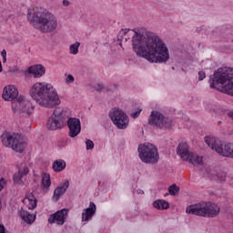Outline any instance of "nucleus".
<instances>
[{"mask_svg":"<svg viewBox=\"0 0 233 233\" xmlns=\"http://www.w3.org/2000/svg\"><path fill=\"white\" fill-rule=\"evenodd\" d=\"M205 205H212L210 202H206Z\"/></svg>","mask_w":233,"mask_h":233,"instance_id":"de8ad7c7","label":"nucleus"},{"mask_svg":"<svg viewBox=\"0 0 233 233\" xmlns=\"http://www.w3.org/2000/svg\"><path fill=\"white\" fill-rule=\"evenodd\" d=\"M58 200H59V187H56L54 191L53 201H58Z\"/></svg>","mask_w":233,"mask_h":233,"instance_id":"7c9ffc66","label":"nucleus"},{"mask_svg":"<svg viewBox=\"0 0 233 233\" xmlns=\"http://www.w3.org/2000/svg\"><path fill=\"white\" fill-rule=\"evenodd\" d=\"M63 6H70V1L63 0Z\"/></svg>","mask_w":233,"mask_h":233,"instance_id":"a19ab883","label":"nucleus"},{"mask_svg":"<svg viewBox=\"0 0 233 233\" xmlns=\"http://www.w3.org/2000/svg\"><path fill=\"white\" fill-rule=\"evenodd\" d=\"M210 88H217L219 85H225L221 92L233 96V71L229 67H220L209 77Z\"/></svg>","mask_w":233,"mask_h":233,"instance_id":"20e7f679","label":"nucleus"},{"mask_svg":"<svg viewBox=\"0 0 233 233\" xmlns=\"http://www.w3.org/2000/svg\"><path fill=\"white\" fill-rule=\"evenodd\" d=\"M67 127L69 128V137H77L81 134V120L77 117H69L66 121Z\"/></svg>","mask_w":233,"mask_h":233,"instance_id":"ddd939ff","label":"nucleus"},{"mask_svg":"<svg viewBox=\"0 0 233 233\" xmlns=\"http://www.w3.org/2000/svg\"><path fill=\"white\" fill-rule=\"evenodd\" d=\"M66 114H68V109H62L59 116H60V117H65L66 116Z\"/></svg>","mask_w":233,"mask_h":233,"instance_id":"4c0bfd02","label":"nucleus"},{"mask_svg":"<svg viewBox=\"0 0 233 233\" xmlns=\"http://www.w3.org/2000/svg\"><path fill=\"white\" fill-rule=\"evenodd\" d=\"M137 194L138 196H143V194H145V191H143L142 189H137Z\"/></svg>","mask_w":233,"mask_h":233,"instance_id":"79ce46f5","label":"nucleus"},{"mask_svg":"<svg viewBox=\"0 0 233 233\" xmlns=\"http://www.w3.org/2000/svg\"><path fill=\"white\" fill-rule=\"evenodd\" d=\"M6 185V179H5V177H1L0 178V192L3 190V188H5Z\"/></svg>","mask_w":233,"mask_h":233,"instance_id":"f704fd0d","label":"nucleus"},{"mask_svg":"<svg viewBox=\"0 0 233 233\" xmlns=\"http://www.w3.org/2000/svg\"><path fill=\"white\" fill-rule=\"evenodd\" d=\"M36 208H37V205H32L28 208H29V210H34Z\"/></svg>","mask_w":233,"mask_h":233,"instance_id":"c03bdc74","label":"nucleus"},{"mask_svg":"<svg viewBox=\"0 0 233 233\" xmlns=\"http://www.w3.org/2000/svg\"><path fill=\"white\" fill-rule=\"evenodd\" d=\"M42 190L43 192H48L50 190V187L52 185V180L50 179V174L43 173L42 174Z\"/></svg>","mask_w":233,"mask_h":233,"instance_id":"aec40b11","label":"nucleus"},{"mask_svg":"<svg viewBox=\"0 0 233 233\" xmlns=\"http://www.w3.org/2000/svg\"><path fill=\"white\" fill-rule=\"evenodd\" d=\"M89 205H95L94 202H90Z\"/></svg>","mask_w":233,"mask_h":233,"instance_id":"09e8293b","label":"nucleus"},{"mask_svg":"<svg viewBox=\"0 0 233 233\" xmlns=\"http://www.w3.org/2000/svg\"><path fill=\"white\" fill-rule=\"evenodd\" d=\"M205 142L211 150H215V152L223 156V157L233 159V144L228 143L223 146V142L215 137H206Z\"/></svg>","mask_w":233,"mask_h":233,"instance_id":"6e6552de","label":"nucleus"},{"mask_svg":"<svg viewBox=\"0 0 233 233\" xmlns=\"http://www.w3.org/2000/svg\"><path fill=\"white\" fill-rule=\"evenodd\" d=\"M20 218H22L23 221L27 223V225H32V223L35 221V215L30 214V212L25 210L24 208L20 210Z\"/></svg>","mask_w":233,"mask_h":233,"instance_id":"6ab92c4d","label":"nucleus"},{"mask_svg":"<svg viewBox=\"0 0 233 233\" xmlns=\"http://www.w3.org/2000/svg\"><path fill=\"white\" fill-rule=\"evenodd\" d=\"M153 205H169V203L165 200L157 199L153 202Z\"/></svg>","mask_w":233,"mask_h":233,"instance_id":"c9c22d12","label":"nucleus"},{"mask_svg":"<svg viewBox=\"0 0 233 233\" xmlns=\"http://www.w3.org/2000/svg\"><path fill=\"white\" fill-rule=\"evenodd\" d=\"M128 32H133L132 46L133 51L137 54V57H143L149 63L165 64L170 59V53L168 47L154 34L143 35L140 31L136 29L126 28L124 30L125 35Z\"/></svg>","mask_w":233,"mask_h":233,"instance_id":"f257e3e1","label":"nucleus"},{"mask_svg":"<svg viewBox=\"0 0 233 233\" xmlns=\"http://www.w3.org/2000/svg\"><path fill=\"white\" fill-rule=\"evenodd\" d=\"M221 208L216 205H206L201 208H196L194 205H190L186 208L187 214L192 216H201L202 218H217L219 216Z\"/></svg>","mask_w":233,"mask_h":233,"instance_id":"1a4fd4ad","label":"nucleus"},{"mask_svg":"<svg viewBox=\"0 0 233 233\" xmlns=\"http://www.w3.org/2000/svg\"><path fill=\"white\" fill-rule=\"evenodd\" d=\"M2 72H3V64L0 61V73H2Z\"/></svg>","mask_w":233,"mask_h":233,"instance_id":"a18cd8bd","label":"nucleus"},{"mask_svg":"<svg viewBox=\"0 0 233 233\" xmlns=\"http://www.w3.org/2000/svg\"><path fill=\"white\" fill-rule=\"evenodd\" d=\"M153 207L157 210H168L170 208V205H154Z\"/></svg>","mask_w":233,"mask_h":233,"instance_id":"bb28decb","label":"nucleus"},{"mask_svg":"<svg viewBox=\"0 0 233 233\" xmlns=\"http://www.w3.org/2000/svg\"><path fill=\"white\" fill-rule=\"evenodd\" d=\"M55 172H59V160H55L52 167Z\"/></svg>","mask_w":233,"mask_h":233,"instance_id":"72a5a7b5","label":"nucleus"},{"mask_svg":"<svg viewBox=\"0 0 233 233\" xmlns=\"http://www.w3.org/2000/svg\"><path fill=\"white\" fill-rule=\"evenodd\" d=\"M217 177H218V179H219V181H226L227 180V173L220 171L217 174Z\"/></svg>","mask_w":233,"mask_h":233,"instance_id":"cd10ccee","label":"nucleus"},{"mask_svg":"<svg viewBox=\"0 0 233 233\" xmlns=\"http://www.w3.org/2000/svg\"><path fill=\"white\" fill-rule=\"evenodd\" d=\"M177 154L184 161H188L191 165H202L203 157L196 156L194 157V152H190L188 144L187 142H181L177 147Z\"/></svg>","mask_w":233,"mask_h":233,"instance_id":"9d476101","label":"nucleus"},{"mask_svg":"<svg viewBox=\"0 0 233 233\" xmlns=\"http://www.w3.org/2000/svg\"><path fill=\"white\" fill-rule=\"evenodd\" d=\"M138 157L142 163L156 165L159 161V152L153 144H141L138 146Z\"/></svg>","mask_w":233,"mask_h":233,"instance_id":"423d86ee","label":"nucleus"},{"mask_svg":"<svg viewBox=\"0 0 233 233\" xmlns=\"http://www.w3.org/2000/svg\"><path fill=\"white\" fill-rule=\"evenodd\" d=\"M28 72L37 79L39 77H43L46 70L43 65H35L28 68Z\"/></svg>","mask_w":233,"mask_h":233,"instance_id":"dca6fc26","label":"nucleus"},{"mask_svg":"<svg viewBox=\"0 0 233 233\" xmlns=\"http://www.w3.org/2000/svg\"><path fill=\"white\" fill-rule=\"evenodd\" d=\"M148 125L157 128H170L172 118L163 116L160 111L153 110L147 120Z\"/></svg>","mask_w":233,"mask_h":233,"instance_id":"9b49d317","label":"nucleus"},{"mask_svg":"<svg viewBox=\"0 0 233 233\" xmlns=\"http://www.w3.org/2000/svg\"><path fill=\"white\" fill-rule=\"evenodd\" d=\"M143 111V109L138 108L137 111H135L133 113H131V117H133V119H137V117H139V114H141V112Z\"/></svg>","mask_w":233,"mask_h":233,"instance_id":"473e14b6","label":"nucleus"},{"mask_svg":"<svg viewBox=\"0 0 233 233\" xmlns=\"http://www.w3.org/2000/svg\"><path fill=\"white\" fill-rule=\"evenodd\" d=\"M0 205H1V198H0Z\"/></svg>","mask_w":233,"mask_h":233,"instance_id":"8fccbe9b","label":"nucleus"},{"mask_svg":"<svg viewBox=\"0 0 233 233\" xmlns=\"http://www.w3.org/2000/svg\"><path fill=\"white\" fill-rule=\"evenodd\" d=\"M2 97L4 101H11L13 104L14 101H17L19 98V90L15 86H5L3 89Z\"/></svg>","mask_w":233,"mask_h":233,"instance_id":"4468645a","label":"nucleus"},{"mask_svg":"<svg viewBox=\"0 0 233 233\" xmlns=\"http://www.w3.org/2000/svg\"><path fill=\"white\" fill-rule=\"evenodd\" d=\"M69 211L70 209L68 208H62L59 210V225H65Z\"/></svg>","mask_w":233,"mask_h":233,"instance_id":"4be33fe9","label":"nucleus"},{"mask_svg":"<svg viewBox=\"0 0 233 233\" xmlns=\"http://www.w3.org/2000/svg\"><path fill=\"white\" fill-rule=\"evenodd\" d=\"M96 205H91L89 208L84 209L82 213V221H89V219H92L96 214Z\"/></svg>","mask_w":233,"mask_h":233,"instance_id":"a211bd4d","label":"nucleus"},{"mask_svg":"<svg viewBox=\"0 0 233 233\" xmlns=\"http://www.w3.org/2000/svg\"><path fill=\"white\" fill-rule=\"evenodd\" d=\"M46 127L48 130H57L59 128V111L57 109H55L47 119Z\"/></svg>","mask_w":233,"mask_h":233,"instance_id":"2eb2a0df","label":"nucleus"},{"mask_svg":"<svg viewBox=\"0 0 233 233\" xmlns=\"http://www.w3.org/2000/svg\"><path fill=\"white\" fill-rule=\"evenodd\" d=\"M1 141L4 147L20 154L26 148V141L18 133L5 132L1 136Z\"/></svg>","mask_w":233,"mask_h":233,"instance_id":"39448f33","label":"nucleus"},{"mask_svg":"<svg viewBox=\"0 0 233 233\" xmlns=\"http://www.w3.org/2000/svg\"><path fill=\"white\" fill-rule=\"evenodd\" d=\"M1 56H2V57H6V50H3L2 52H1Z\"/></svg>","mask_w":233,"mask_h":233,"instance_id":"37998d69","label":"nucleus"},{"mask_svg":"<svg viewBox=\"0 0 233 233\" xmlns=\"http://www.w3.org/2000/svg\"><path fill=\"white\" fill-rule=\"evenodd\" d=\"M66 168V162L63 159L59 160V172H62V170H65Z\"/></svg>","mask_w":233,"mask_h":233,"instance_id":"2f4dec72","label":"nucleus"},{"mask_svg":"<svg viewBox=\"0 0 233 233\" xmlns=\"http://www.w3.org/2000/svg\"><path fill=\"white\" fill-rule=\"evenodd\" d=\"M205 77H207V74H205V72H203V71H199L198 72V81H203V79H205Z\"/></svg>","mask_w":233,"mask_h":233,"instance_id":"e433bc0d","label":"nucleus"},{"mask_svg":"<svg viewBox=\"0 0 233 233\" xmlns=\"http://www.w3.org/2000/svg\"><path fill=\"white\" fill-rule=\"evenodd\" d=\"M74 81H76V78L74 77V76L72 75H67L66 77V83L67 85H72V83H74Z\"/></svg>","mask_w":233,"mask_h":233,"instance_id":"c756f323","label":"nucleus"},{"mask_svg":"<svg viewBox=\"0 0 233 233\" xmlns=\"http://www.w3.org/2000/svg\"><path fill=\"white\" fill-rule=\"evenodd\" d=\"M109 117L111 121H113V125L119 128V130H125L128 127V123H130V119H128V116L125 113L124 110L119 108H113L109 112Z\"/></svg>","mask_w":233,"mask_h":233,"instance_id":"f8f14e48","label":"nucleus"},{"mask_svg":"<svg viewBox=\"0 0 233 233\" xmlns=\"http://www.w3.org/2000/svg\"><path fill=\"white\" fill-rule=\"evenodd\" d=\"M29 96L43 108H57L59 106V93L50 83H35L29 90Z\"/></svg>","mask_w":233,"mask_h":233,"instance_id":"f03ea898","label":"nucleus"},{"mask_svg":"<svg viewBox=\"0 0 233 233\" xmlns=\"http://www.w3.org/2000/svg\"><path fill=\"white\" fill-rule=\"evenodd\" d=\"M28 172H30V170L28 169L27 167H19L18 172L15 173L13 176L14 183H17V184L23 183V177H25V176H27Z\"/></svg>","mask_w":233,"mask_h":233,"instance_id":"f3484780","label":"nucleus"},{"mask_svg":"<svg viewBox=\"0 0 233 233\" xmlns=\"http://www.w3.org/2000/svg\"><path fill=\"white\" fill-rule=\"evenodd\" d=\"M0 233H6V229L3 224H0Z\"/></svg>","mask_w":233,"mask_h":233,"instance_id":"ea45409f","label":"nucleus"},{"mask_svg":"<svg viewBox=\"0 0 233 233\" xmlns=\"http://www.w3.org/2000/svg\"><path fill=\"white\" fill-rule=\"evenodd\" d=\"M48 223H50V225L54 223H56L57 225H59V210H57L55 214H52L49 217Z\"/></svg>","mask_w":233,"mask_h":233,"instance_id":"b1692460","label":"nucleus"},{"mask_svg":"<svg viewBox=\"0 0 233 233\" xmlns=\"http://www.w3.org/2000/svg\"><path fill=\"white\" fill-rule=\"evenodd\" d=\"M70 187V181L65 180L64 183L61 184L59 187V196H63L66 190H68V187Z\"/></svg>","mask_w":233,"mask_h":233,"instance_id":"393cba45","label":"nucleus"},{"mask_svg":"<svg viewBox=\"0 0 233 233\" xmlns=\"http://www.w3.org/2000/svg\"><path fill=\"white\" fill-rule=\"evenodd\" d=\"M11 108L14 114L20 117H32L35 110L34 104L21 96H18L17 100L13 102Z\"/></svg>","mask_w":233,"mask_h":233,"instance_id":"0eeeda50","label":"nucleus"},{"mask_svg":"<svg viewBox=\"0 0 233 233\" xmlns=\"http://www.w3.org/2000/svg\"><path fill=\"white\" fill-rule=\"evenodd\" d=\"M86 150H94V141L90 139L86 140Z\"/></svg>","mask_w":233,"mask_h":233,"instance_id":"c85d7f7f","label":"nucleus"},{"mask_svg":"<svg viewBox=\"0 0 233 233\" xmlns=\"http://www.w3.org/2000/svg\"><path fill=\"white\" fill-rule=\"evenodd\" d=\"M27 19L40 32H54L57 28L56 16L45 8H38L36 11L28 9Z\"/></svg>","mask_w":233,"mask_h":233,"instance_id":"7ed1b4c3","label":"nucleus"},{"mask_svg":"<svg viewBox=\"0 0 233 233\" xmlns=\"http://www.w3.org/2000/svg\"><path fill=\"white\" fill-rule=\"evenodd\" d=\"M168 192L170 196H176L179 193V187L177 184H172L168 187Z\"/></svg>","mask_w":233,"mask_h":233,"instance_id":"a878e982","label":"nucleus"},{"mask_svg":"<svg viewBox=\"0 0 233 233\" xmlns=\"http://www.w3.org/2000/svg\"><path fill=\"white\" fill-rule=\"evenodd\" d=\"M95 89H96L97 92H101V90H103V85L97 84V85L95 86Z\"/></svg>","mask_w":233,"mask_h":233,"instance_id":"58836bf2","label":"nucleus"},{"mask_svg":"<svg viewBox=\"0 0 233 233\" xmlns=\"http://www.w3.org/2000/svg\"><path fill=\"white\" fill-rule=\"evenodd\" d=\"M22 203L24 205H37V198H35L34 194L30 193L26 195L24 199H22Z\"/></svg>","mask_w":233,"mask_h":233,"instance_id":"412c9836","label":"nucleus"},{"mask_svg":"<svg viewBox=\"0 0 233 233\" xmlns=\"http://www.w3.org/2000/svg\"><path fill=\"white\" fill-rule=\"evenodd\" d=\"M3 63H6V56L2 57Z\"/></svg>","mask_w":233,"mask_h":233,"instance_id":"49530a36","label":"nucleus"},{"mask_svg":"<svg viewBox=\"0 0 233 233\" xmlns=\"http://www.w3.org/2000/svg\"><path fill=\"white\" fill-rule=\"evenodd\" d=\"M79 46H81V43L79 42L72 44L69 47L70 54H72L73 56H77V54H79Z\"/></svg>","mask_w":233,"mask_h":233,"instance_id":"5701e85b","label":"nucleus"}]
</instances>
